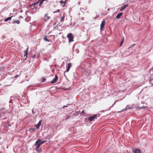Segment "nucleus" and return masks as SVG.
<instances>
[{
	"instance_id": "30",
	"label": "nucleus",
	"mask_w": 153,
	"mask_h": 153,
	"mask_svg": "<svg viewBox=\"0 0 153 153\" xmlns=\"http://www.w3.org/2000/svg\"><path fill=\"white\" fill-rule=\"evenodd\" d=\"M42 79L44 81H45V79L44 78H43Z\"/></svg>"
},
{
	"instance_id": "18",
	"label": "nucleus",
	"mask_w": 153,
	"mask_h": 153,
	"mask_svg": "<svg viewBox=\"0 0 153 153\" xmlns=\"http://www.w3.org/2000/svg\"><path fill=\"white\" fill-rule=\"evenodd\" d=\"M44 39L47 42H49V41L48 40V39H47V37L46 36H44Z\"/></svg>"
},
{
	"instance_id": "23",
	"label": "nucleus",
	"mask_w": 153,
	"mask_h": 153,
	"mask_svg": "<svg viewBox=\"0 0 153 153\" xmlns=\"http://www.w3.org/2000/svg\"><path fill=\"white\" fill-rule=\"evenodd\" d=\"M45 142V141H42V140H41V142L42 144L44 143Z\"/></svg>"
},
{
	"instance_id": "7",
	"label": "nucleus",
	"mask_w": 153,
	"mask_h": 153,
	"mask_svg": "<svg viewBox=\"0 0 153 153\" xmlns=\"http://www.w3.org/2000/svg\"><path fill=\"white\" fill-rule=\"evenodd\" d=\"M105 22L103 20L101 22V24L100 25V30H101L102 29L104 28V26L105 24Z\"/></svg>"
},
{
	"instance_id": "26",
	"label": "nucleus",
	"mask_w": 153,
	"mask_h": 153,
	"mask_svg": "<svg viewBox=\"0 0 153 153\" xmlns=\"http://www.w3.org/2000/svg\"><path fill=\"white\" fill-rule=\"evenodd\" d=\"M68 107V106H67V105H64L62 107V108H65V107Z\"/></svg>"
},
{
	"instance_id": "6",
	"label": "nucleus",
	"mask_w": 153,
	"mask_h": 153,
	"mask_svg": "<svg viewBox=\"0 0 153 153\" xmlns=\"http://www.w3.org/2000/svg\"><path fill=\"white\" fill-rule=\"evenodd\" d=\"M96 115H94L92 116H90L88 118V120L90 121H93L96 117Z\"/></svg>"
},
{
	"instance_id": "29",
	"label": "nucleus",
	"mask_w": 153,
	"mask_h": 153,
	"mask_svg": "<svg viewBox=\"0 0 153 153\" xmlns=\"http://www.w3.org/2000/svg\"><path fill=\"white\" fill-rule=\"evenodd\" d=\"M18 75H17L14 76V78H16L18 77Z\"/></svg>"
},
{
	"instance_id": "8",
	"label": "nucleus",
	"mask_w": 153,
	"mask_h": 153,
	"mask_svg": "<svg viewBox=\"0 0 153 153\" xmlns=\"http://www.w3.org/2000/svg\"><path fill=\"white\" fill-rule=\"evenodd\" d=\"M134 153H141V151L137 149H135L133 150Z\"/></svg>"
},
{
	"instance_id": "32",
	"label": "nucleus",
	"mask_w": 153,
	"mask_h": 153,
	"mask_svg": "<svg viewBox=\"0 0 153 153\" xmlns=\"http://www.w3.org/2000/svg\"><path fill=\"white\" fill-rule=\"evenodd\" d=\"M5 117H4V118H2V119H5Z\"/></svg>"
},
{
	"instance_id": "10",
	"label": "nucleus",
	"mask_w": 153,
	"mask_h": 153,
	"mask_svg": "<svg viewBox=\"0 0 153 153\" xmlns=\"http://www.w3.org/2000/svg\"><path fill=\"white\" fill-rule=\"evenodd\" d=\"M42 122V120H40L38 122V123H37V124L35 126L37 129H38L39 128L41 125Z\"/></svg>"
},
{
	"instance_id": "5",
	"label": "nucleus",
	"mask_w": 153,
	"mask_h": 153,
	"mask_svg": "<svg viewBox=\"0 0 153 153\" xmlns=\"http://www.w3.org/2000/svg\"><path fill=\"white\" fill-rule=\"evenodd\" d=\"M44 18L45 21H47L50 18V17L48 16V14H46L44 16Z\"/></svg>"
},
{
	"instance_id": "22",
	"label": "nucleus",
	"mask_w": 153,
	"mask_h": 153,
	"mask_svg": "<svg viewBox=\"0 0 153 153\" xmlns=\"http://www.w3.org/2000/svg\"><path fill=\"white\" fill-rule=\"evenodd\" d=\"M70 118V116L69 115H68L66 116V117L65 118V120H66L68 119L69 118Z\"/></svg>"
},
{
	"instance_id": "16",
	"label": "nucleus",
	"mask_w": 153,
	"mask_h": 153,
	"mask_svg": "<svg viewBox=\"0 0 153 153\" xmlns=\"http://www.w3.org/2000/svg\"><path fill=\"white\" fill-rule=\"evenodd\" d=\"M122 13H119L116 16V18L117 19H119L120 18L121 16L123 14Z\"/></svg>"
},
{
	"instance_id": "27",
	"label": "nucleus",
	"mask_w": 153,
	"mask_h": 153,
	"mask_svg": "<svg viewBox=\"0 0 153 153\" xmlns=\"http://www.w3.org/2000/svg\"><path fill=\"white\" fill-rule=\"evenodd\" d=\"M84 113H85V112H84V110H82V111L81 112V114H84Z\"/></svg>"
},
{
	"instance_id": "31",
	"label": "nucleus",
	"mask_w": 153,
	"mask_h": 153,
	"mask_svg": "<svg viewBox=\"0 0 153 153\" xmlns=\"http://www.w3.org/2000/svg\"><path fill=\"white\" fill-rule=\"evenodd\" d=\"M32 112L33 113V109L32 110Z\"/></svg>"
},
{
	"instance_id": "24",
	"label": "nucleus",
	"mask_w": 153,
	"mask_h": 153,
	"mask_svg": "<svg viewBox=\"0 0 153 153\" xmlns=\"http://www.w3.org/2000/svg\"><path fill=\"white\" fill-rule=\"evenodd\" d=\"M123 41H124V39H123V40H122V42H121V44H120V46L122 45L123 43Z\"/></svg>"
},
{
	"instance_id": "11",
	"label": "nucleus",
	"mask_w": 153,
	"mask_h": 153,
	"mask_svg": "<svg viewBox=\"0 0 153 153\" xmlns=\"http://www.w3.org/2000/svg\"><path fill=\"white\" fill-rule=\"evenodd\" d=\"M20 23V21L19 20H13L12 22V23L14 24L16 23L17 24H19Z\"/></svg>"
},
{
	"instance_id": "4",
	"label": "nucleus",
	"mask_w": 153,
	"mask_h": 153,
	"mask_svg": "<svg viewBox=\"0 0 153 153\" xmlns=\"http://www.w3.org/2000/svg\"><path fill=\"white\" fill-rule=\"evenodd\" d=\"M5 112L4 110L1 109L0 110V118H1L3 117V116L4 115L5 113Z\"/></svg>"
},
{
	"instance_id": "15",
	"label": "nucleus",
	"mask_w": 153,
	"mask_h": 153,
	"mask_svg": "<svg viewBox=\"0 0 153 153\" xmlns=\"http://www.w3.org/2000/svg\"><path fill=\"white\" fill-rule=\"evenodd\" d=\"M65 1H63L62 0H61L59 2L61 4H63V5L62 6V7H64L65 6V4L66 1V0H65Z\"/></svg>"
},
{
	"instance_id": "12",
	"label": "nucleus",
	"mask_w": 153,
	"mask_h": 153,
	"mask_svg": "<svg viewBox=\"0 0 153 153\" xmlns=\"http://www.w3.org/2000/svg\"><path fill=\"white\" fill-rule=\"evenodd\" d=\"M71 66V63H69L68 64L67 68H66V72H67L69 71Z\"/></svg>"
},
{
	"instance_id": "3",
	"label": "nucleus",
	"mask_w": 153,
	"mask_h": 153,
	"mask_svg": "<svg viewBox=\"0 0 153 153\" xmlns=\"http://www.w3.org/2000/svg\"><path fill=\"white\" fill-rule=\"evenodd\" d=\"M58 79V76L56 75L55 77L51 82V83L53 84L55 83L57 81Z\"/></svg>"
},
{
	"instance_id": "2",
	"label": "nucleus",
	"mask_w": 153,
	"mask_h": 153,
	"mask_svg": "<svg viewBox=\"0 0 153 153\" xmlns=\"http://www.w3.org/2000/svg\"><path fill=\"white\" fill-rule=\"evenodd\" d=\"M41 145H42V144L41 142V140L40 139L37 140L35 143V145L37 146L38 148L39 147H40Z\"/></svg>"
},
{
	"instance_id": "1",
	"label": "nucleus",
	"mask_w": 153,
	"mask_h": 153,
	"mask_svg": "<svg viewBox=\"0 0 153 153\" xmlns=\"http://www.w3.org/2000/svg\"><path fill=\"white\" fill-rule=\"evenodd\" d=\"M68 38L69 42H71L73 41L74 37L73 35L71 33H69L67 36Z\"/></svg>"
},
{
	"instance_id": "13",
	"label": "nucleus",
	"mask_w": 153,
	"mask_h": 153,
	"mask_svg": "<svg viewBox=\"0 0 153 153\" xmlns=\"http://www.w3.org/2000/svg\"><path fill=\"white\" fill-rule=\"evenodd\" d=\"M128 4H125L120 9V11H122L123 10H124L127 7H128Z\"/></svg>"
},
{
	"instance_id": "21",
	"label": "nucleus",
	"mask_w": 153,
	"mask_h": 153,
	"mask_svg": "<svg viewBox=\"0 0 153 153\" xmlns=\"http://www.w3.org/2000/svg\"><path fill=\"white\" fill-rule=\"evenodd\" d=\"M128 109V108H127V107H126V108L125 109H124L123 110H122L121 112L124 111H126Z\"/></svg>"
},
{
	"instance_id": "14",
	"label": "nucleus",
	"mask_w": 153,
	"mask_h": 153,
	"mask_svg": "<svg viewBox=\"0 0 153 153\" xmlns=\"http://www.w3.org/2000/svg\"><path fill=\"white\" fill-rule=\"evenodd\" d=\"M39 147H39L38 148L37 147V146H36V151L38 152H39V153L41 152V149L40 148H39Z\"/></svg>"
},
{
	"instance_id": "19",
	"label": "nucleus",
	"mask_w": 153,
	"mask_h": 153,
	"mask_svg": "<svg viewBox=\"0 0 153 153\" xmlns=\"http://www.w3.org/2000/svg\"><path fill=\"white\" fill-rule=\"evenodd\" d=\"M65 18V16H63L61 19V21H63L64 20Z\"/></svg>"
},
{
	"instance_id": "17",
	"label": "nucleus",
	"mask_w": 153,
	"mask_h": 153,
	"mask_svg": "<svg viewBox=\"0 0 153 153\" xmlns=\"http://www.w3.org/2000/svg\"><path fill=\"white\" fill-rule=\"evenodd\" d=\"M13 16H12L10 17H9L6 19H5L4 20V21L5 22H7V21H8L9 20H11V18L12 17H13Z\"/></svg>"
},
{
	"instance_id": "20",
	"label": "nucleus",
	"mask_w": 153,
	"mask_h": 153,
	"mask_svg": "<svg viewBox=\"0 0 153 153\" xmlns=\"http://www.w3.org/2000/svg\"><path fill=\"white\" fill-rule=\"evenodd\" d=\"M60 10L58 9L56 11H54L53 12V13H59L60 12Z\"/></svg>"
},
{
	"instance_id": "25",
	"label": "nucleus",
	"mask_w": 153,
	"mask_h": 153,
	"mask_svg": "<svg viewBox=\"0 0 153 153\" xmlns=\"http://www.w3.org/2000/svg\"><path fill=\"white\" fill-rule=\"evenodd\" d=\"M139 108H140V109H142V108H145V107H139Z\"/></svg>"
},
{
	"instance_id": "9",
	"label": "nucleus",
	"mask_w": 153,
	"mask_h": 153,
	"mask_svg": "<svg viewBox=\"0 0 153 153\" xmlns=\"http://www.w3.org/2000/svg\"><path fill=\"white\" fill-rule=\"evenodd\" d=\"M29 49V47H27L26 50L24 51V56L26 58L27 57V55L28 53V51Z\"/></svg>"
},
{
	"instance_id": "28",
	"label": "nucleus",
	"mask_w": 153,
	"mask_h": 153,
	"mask_svg": "<svg viewBox=\"0 0 153 153\" xmlns=\"http://www.w3.org/2000/svg\"><path fill=\"white\" fill-rule=\"evenodd\" d=\"M34 130V128H32L29 129L30 130Z\"/></svg>"
}]
</instances>
